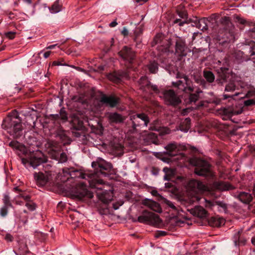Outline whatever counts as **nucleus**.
<instances>
[{
	"mask_svg": "<svg viewBox=\"0 0 255 255\" xmlns=\"http://www.w3.org/2000/svg\"><path fill=\"white\" fill-rule=\"evenodd\" d=\"M162 42L165 45L158 46L157 48L158 50L162 52H170L171 51L170 49L171 45V41L170 40H165L164 41H162Z\"/></svg>",
	"mask_w": 255,
	"mask_h": 255,
	"instance_id": "obj_31",
	"label": "nucleus"
},
{
	"mask_svg": "<svg viewBox=\"0 0 255 255\" xmlns=\"http://www.w3.org/2000/svg\"><path fill=\"white\" fill-rule=\"evenodd\" d=\"M8 211V207L6 206H3L0 210V214L2 217H5Z\"/></svg>",
	"mask_w": 255,
	"mask_h": 255,
	"instance_id": "obj_51",
	"label": "nucleus"
},
{
	"mask_svg": "<svg viewBox=\"0 0 255 255\" xmlns=\"http://www.w3.org/2000/svg\"><path fill=\"white\" fill-rule=\"evenodd\" d=\"M2 128L14 138L19 137L22 134L21 120L16 110L12 111L3 120Z\"/></svg>",
	"mask_w": 255,
	"mask_h": 255,
	"instance_id": "obj_2",
	"label": "nucleus"
},
{
	"mask_svg": "<svg viewBox=\"0 0 255 255\" xmlns=\"http://www.w3.org/2000/svg\"><path fill=\"white\" fill-rule=\"evenodd\" d=\"M165 203H166V205H167L171 208L174 209V210L176 209V207L174 206V205L171 201L168 200H166L165 201Z\"/></svg>",
	"mask_w": 255,
	"mask_h": 255,
	"instance_id": "obj_56",
	"label": "nucleus"
},
{
	"mask_svg": "<svg viewBox=\"0 0 255 255\" xmlns=\"http://www.w3.org/2000/svg\"><path fill=\"white\" fill-rule=\"evenodd\" d=\"M9 146L13 148L19 149L23 151V154L26 152V149L24 146H22L20 143L17 141H11L9 143Z\"/></svg>",
	"mask_w": 255,
	"mask_h": 255,
	"instance_id": "obj_34",
	"label": "nucleus"
},
{
	"mask_svg": "<svg viewBox=\"0 0 255 255\" xmlns=\"http://www.w3.org/2000/svg\"><path fill=\"white\" fill-rule=\"evenodd\" d=\"M243 231L242 230L235 233L233 241L236 246H245L247 243V239L242 235Z\"/></svg>",
	"mask_w": 255,
	"mask_h": 255,
	"instance_id": "obj_16",
	"label": "nucleus"
},
{
	"mask_svg": "<svg viewBox=\"0 0 255 255\" xmlns=\"http://www.w3.org/2000/svg\"><path fill=\"white\" fill-rule=\"evenodd\" d=\"M52 117L53 119L55 120L60 119L59 114L52 115Z\"/></svg>",
	"mask_w": 255,
	"mask_h": 255,
	"instance_id": "obj_63",
	"label": "nucleus"
},
{
	"mask_svg": "<svg viewBox=\"0 0 255 255\" xmlns=\"http://www.w3.org/2000/svg\"><path fill=\"white\" fill-rule=\"evenodd\" d=\"M207 206H209L210 207L215 206H218L219 207H221L223 210L225 212L227 209V204L224 203L222 201H207Z\"/></svg>",
	"mask_w": 255,
	"mask_h": 255,
	"instance_id": "obj_28",
	"label": "nucleus"
},
{
	"mask_svg": "<svg viewBox=\"0 0 255 255\" xmlns=\"http://www.w3.org/2000/svg\"><path fill=\"white\" fill-rule=\"evenodd\" d=\"M100 102L106 104L111 108H114L119 104L120 99L119 98L110 95L108 96L103 94L100 100Z\"/></svg>",
	"mask_w": 255,
	"mask_h": 255,
	"instance_id": "obj_12",
	"label": "nucleus"
},
{
	"mask_svg": "<svg viewBox=\"0 0 255 255\" xmlns=\"http://www.w3.org/2000/svg\"><path fill=\"white\" fill-rule=\"evenodd\" d=\"M191 126V119L189 118H186L182 121L180 125V130L184 132H187Z\"/></svg>",
	"mask_w": 255,
	"mask_h": 255,
	"instance_id": "obj_30",
	"label": "nucleus"
},
{
	"mask_svg": "<svg viewBox=\"0 0 255 255\" xmlns=\"http://www.w3.org/2000/svg\"><path fill=\"white\" fill-rule=\"evenodd\" d=\"M164 148L166 151L164 154L171 157L175 156L178 151L177 144L175 142L168 144Z\"/></svg>",
	"mask_w": 255,
	"mask_h": 255,
	"instance_id": "obj_19",
	"label": "nucleus"
},
{
	"mask_svg": "<svg viewBox=\"0 0 255 255\" xmlns=\"http://www.w3.org/2000/svg\"><path fill=\"white\" fill-rule=\"evenodd\" d=\"M51 52L50 51L45 52L43 54L44 57L46 59L50 56Z\"/></svg>",
	"mask_w": 255,
	"mask_h": 255,
	"instance_id": "obj_62",
	"label": "nucleus"
},
{
	"mask_svg": "<svg viewBox=\"0 0 255 255\" xmlns=\"http://www.w3.org/2000/svg\"><path fill=\"white\" fill-rule=\"evenodd\" d=\"M60 120L63 122H66L68 120L67 114L64 108H62L59 112Z\"/></svg>",
	"mask_w": 255,
	"mask_h": 255,
	"instance_id": "obj_43",
	"label": "nucleus"
},
{
	"mask_svg": "<svg viewBox=\"0 0 255 255\" xmlns=\"http://www.w3.org/2000/svg\"><path fill=\"white\" fill-rule=\"evenodd\" d=\"M121 32H122V34L124 36H127L128 34V31L127 28L126 27H125L123 28V30Z\"/></svg>",
	"mask_w": 255,
	"mask_h": 255,
	"instance_id": "obj_60",
	"label": "nucleus"
},
{
	"mask_svg": "<svg viewBox=\"0 0 255 255\" xmlns=\"http://www.w3.org/2000/svg\"><path fill=\"white\" fill-rule=\"evenodd\" d=\"M239 199L243 203L249 204L253 200L252 195L248 192H241L238 195Z\"/></svg>",
	"mask_w": 255,
	"mask_h": 255,
	"instance_id": "obj_25",
	"label": "nucleus"
},
{
	"mask_svg": "<svg viewBox=\"0 0 255 255\" xmlns=\"http://www.w3.org/2000/svg\"><path fill=\"white\" fill-rule=\"evenodd\" d=\"M176 12L180 18H182L184 20V19L188 20L187 19L188 14H187V12L186 10L183 9V10H180L179 9H177L176 10Z\"/></svg>",
	"mask_w": 255,
	"mask_h": 255,
	"instance_id": "obj_42",
	"label": "nucleus"
},
{
	"mask_svg": "<svg viewBox=\"0 0 255 255\" xmlns=\"http://www.w3.org/2000/svg\"><path fill=\"white\" fill-rule=\"evenodd\" d=\"M202 91L199 89L198 88L195 91L194 93H189V100L190 103L193 102L195 103L197 101H198L199 97V94L201 93Z\"/></svg>",
	"mask_w": 255,
	"mask_h": 255,
	"instance_id": "obj_33",
	"label": "nucleus"
},
{
	"mask_svg": "<svg viewBox=\"0 0 255 255\" xmlns=\"http://www.w3.org/2000/svg\"><path fill=\"white\" fill-rule=\"evenodd\" d=\"M165 103L168 106L175 107L181 103V100L173 90H164L162 92Z\"/></svg>",
	"mask_w": 255,
	"mask_h": 255,
	"instance_id": "obj_7",
	"label": "nucleus"
},
{
	"mask_svg": "<svg viewBox=\"0 0 255 255\" xmlns=\"http://www.w3.org/2000/svg\"><path fill=\"white\" fill-rule=\"evenodd\" d=\"M56 133L57 136L59 137V138L64 143V144L69 143V137L66 133V131L64 130L63 128H58L56 131Z\"/></svg>",
	"mask_w": 255,
	"mask_h": 255,
	"instance_id": "obj_27",
	"label": "nucleus"
},
{
	"mask_svg": "<svg viewBox=\"0 0 255 255\" xmlns=\"http://www.w3.org/2000/svg\"><path fill=\"white\" fill-rule=\"evenodd\" d=\"M236 87L234 83H229L225 87V91L233 92L236 90Z\"/></svg>",
	"mask_w": 255,
	"mask_h": 255,
	"instance_id": "obj_45",
	"label": "nucleus"
},
{
	"mask_svg": "<svg viewBox=\"0 0 255 255\" xmlns=\"http://www.w3.org/2000/svg\"><path fill=\"white\" fill-rule=\"evenodd\" d=\"M218 74L219 78L217 79V81L221 84L226 82L230 75L229 68L226 67H221L218 69Z\"/></svg>",
	"mask_w": 255,
	"mask_h": 255,
	"instance_id": "obj_15",
	"label": "nucleus"
},
{
	"mask_svg": "<svg viewBox=\"0 0 255 255\" xmlns=\"http://www.w3.org/2000/svg\"><path fill=\"white\" fill-rule=\"evenodd\" d=\"M190 163L195 167V174L203 176L212 175L211 165L207 161L198 158H192L190 159Z\"/></svg>",
	"mask_w": 255,
	"mask_h": 255,
	"instance_id": "obj_4",
	"label": "nucleus"
},
{
	"mask_svg": "<svg viewBox=\"0 0 255 255\" xmlns=\"http://www.w3.org/2000/svg\"><path fill=\"white\" fill-rule=\"evenodd\" d=\"M140 88L146 93H152V92L159 94L160 91L155 85H152L146 77H142L140 78Z\"/></svg>",
	"mask_w": 255,
	"mask_h": 255,
	"instance_id": "obj_9",
	"label": "nucleus"
},
{
	"mask_svg": "<svg viewBox=\"0 0 255 255\" xmlns=\"http://www.w3.org/2000/svg\"><path fill=\"white\" fill-rule=\"evenodd\" d=\"M150 73H155L158 70V64L155 62H151L148 66Z\"/></svg>",
	"mask_w": 255,
	"mask_h": 255,
	"instance_id": "obj_40",
	"label": "nucleus"
},
{
	"mask_svg": "<svg viewBox=\"0 0 255 255\" xmlns=\"http://www.w3.org/2000/svg\"><path fill=\"white\" fill-rule=\"evenodd\" d=\"M185 82L184 80H178L177 82H173L172 83V85L173 87L178 88L179 90H182V88L183 86L184 85Z\"/></svg>",
	"mask_w": 255,
	"mask_h": 255,
	"instance_id": "obj_44",
	"label": "nucleus"
},
{
	"mask_svg": "<svg viewBox=\"0 0 255 255\" xmlns=\"http://www.w3.org/2000/svg\"><path fill=\"white\" fill-rule=\"evenodd\" d=\"M210 226L214 227H219L224 225L225 220L224 218L219 216L212 217L209 219L208 221Z\"/></svg>",
	"mask_w": 255,
	"mask_h": 255,
	"instance_id": "obj_22",
	"label": "nucleus"
},
{
	"mask_svg": "<svg viewBox=\"0 0 255 255\" xmlns=\"http://www.w3.org/2000/svg\"><path fill=\"white\" fill-rule=\"evenodd\" d=\"M67 160V156L65 152H62L60 153L59 161L61 163L65 162Z\"/></svg>",
	"mask_w": 255,
	"mask_h": 255,
	"instance_id": "obj_50",
	"label": "nucleus"
},
{
	"mask_svg": "<svg viewBox=\"0 0 255 255\" xmlns=\"http://www.w3.org/2000/svg\"><path fill=\"white\" fill-rule=\"evenodd\" d=\"M34 178L37 185L45 186L52 179L51 175L48 172L44 173L39 172L34 173Z\"/></svg>",
	"mask_w": 255,
	"mask_h": 255,
	"instance_id": "obj_11",
	"label": "nucleus"
},
{
	"mask_svg": "<svg viewBox=\"0 0 255 255\" xmlns=\"http://www.w3.org/2000/svg\"><path fill=\"white\" fill-rule=\"evenodd\" d=\"M191 213L195 216L200 218H203L207 216V212L206 210L201 206H196L191 209Z\"/></svg>",
	"mask_w": 255,
	"mask_h": 255,
	"instance_id": "obj_21",
	"label": "nucleus"
},
{
	"mask_svg": "<svg viewBox=\"0 0 255 255\" xmlns=\"http://www.w3.org/2000/svg\"><path fill=\"white\" fill-rule=\"evenodd\" d=\"M117 24H118V23L116 22V20H115V21L112 22L111 23H110L109 24V26L111 27H113L116 26Z\"/></svg>",
	"mask_w": 255,
	"mask_h": 255,
	"instance_id": "obj_64",
	"label": "nucleus"
},
{
	"mask_svg": "<svg viewBox=\"0 0 255 255\" xmlns=\"http://www.w3.org/2000/svg\"><path fill=\"white\" fill-rule=\"evenodd\" d=\"M137 221L149 225H156L161 222L159 216L153 212L144 210L137 218Z\"/></svg>",
	"mask_w": 255,
	"mask_h": 255,
	"instance_id": "obj_6",
	"label": "nucleus"
},
{
	"mask_svg": "<svg viewBox=\"0 0 255 255\" xmlns=\"http://www.w3.org/2000/svg\"><path fill=\"white\" fill-rule=\"evenodd\" d=\"M142 204L156 212H162V209L160 205L155 201L149 199H145L142 201Z\"/></svg>",
	"mask_w": 255,
	"mask_h": 255,
	"instance_id": "obj_18",
	"label": "nucleus"
},
{
	"mask_svg": "<svg viewBox=\"0 0 255 255\" xmlns=\"http://www.w3.org/2000/svg\"><path fill=\"white\" fill-rule=\"evenodd\" d=\"M162 36L160 34H157L155 37L154 38L153 41L152 43V45L153 46L154 44H157L160 43L161 41Z\"/></svg>",
	"mask_w": 255,
	"mask_h": 255,
	"instance_id": "obj_49",
	"label": "nucleus"
},
{
	"mask_svg": "<svg viewBox=\"0 0 255 255\" xmlns=\"http://www.w3.org/2000/svg\"><path fill=\"white\" fill-rule=\"evenodd\" d=\"M24 155L25 157L21 159L22 163L25 165L29 164L34 168L47 161L46 157L39 150L28 153L26 151Z\"/></svg>",
	"mask_w": 255,
	"mask_h": 255,
	"instance_id": "obj_3",
	"label": "nucleus"
},
{
	"mask_svg": "<svg viewBox=\"0 0 255 255\" xmlns=\"http://www.w3.org/2000/svg\"><path fill=\"white\" fill-rule=\"evenodd\" d=\"M3 203L4 204L3 206H6L7 207H12V205L10 201V197L8 195H4L2 199Z\"/></svg>",
	"mask_w": 255,
	"mask_h": 255,
	"instance_id": "obj_41",
	"label": "nucleus"
},
{
	"mask_svg": "<svg viewBox=\"0 0 255 255\" xmlns=\"http://www.w3.org/2000/svg\"><path fill=\"white\" fill-rule=\"evenodd\" d=\"M203 76L206 81L210 83H213L215 79L213 73L209 70H204Z\"/></svg>",
	"mask_w": 255,
	"mask_h": 255,
	"instance_id": "obj_32",
	"label": "nucleus"
},
{
	"mask_svg": "<svg viewBox=\"0 0 255 255\" xmlns=\"http://www.w3.org/2000/svg\"><path fill=\"white\" fill-rule=\"evenodd\" d=\"M239 94V93H236L235 95H227V94H224L223 95V99L224 100H226L229 98H233V97H235V96H238V95Z\"/></svg>",
	"mask_w": 255,
	"mask_h": 255,
	"instance_id": "obj_58",
	"label": "nucleus"
},
{
	"mask_svg": "<svg viewBox=\"0 0 255 255\" xmlns=\"http://www.w3.org/2000/svg\"><path fill=\"white\" fill-rule=\"evenodd\" d=\"M25 206L28 209L31 211H33L35 210L36 205V204L32 202L31 201L26 202Z\"/></svg>",
	"mask_w": 255,
	"mask_h": 255,
	"instance_id": "obj_47",
	"label": "nucleus"
},
{
	"mask_svg": "<svg viewBox=\"0 0 255 255\" xmlns=\"http://www.w3.org/2000/svg\"><path fill=\"white\" fill-rule=\"evenodd\" d=\"M222 22L227 24L229 27H231L233 29L234 28L232 22L230 21V19L229 17L224 16L222 18Z\"/></svg>",
	"mask_w": 255,
	"mask_h": 255,
	"instance_id": "obj_48",
	"label": "nucleus"
},
{
	"mask_svg": "<svg viewBox=\"0 0 255 255\" xmlns=\"http://www.w3.org/2000/svg\"><path fill=\"white\" fill-rule=\"evenodd\" d=\"M118 54L123 59L130 64L132 63L135 57V52L127 46H124Z\"/></svg>",
	"mask_w": 255,
	"mask_h": 255,
	"instance_id": "obj_10",
	"label": "nucleus"
},
{
	"mask_svg": "<svg viewBox=\"0 0 255 255\" xmlns=\"http://www.w3.org/2000/svg\"><path fill=\"white\" fill-rule=\"evenodd\" d=\"M163 170L165 174L164 176V179L167 181L170 180L173 175V170L168 167H164Z\"/></svg>",
	"mask_w": 255,
	"mask_h": 255,
	"instance_id": "obj_35",
	"label": "nucleus"
},
{
	"mask_svg": "<svg viewBox=\"0 0 255 255\" xmlns=\"http://www.w3.org/2000/svg\"><path fill=\"white\" fill-rule=\"evenodd\" d=\"M209 22L208 19L205 17L202 18L198 19L197 17L195 18L194 23L196 26L202 30H205L208 29V22Z\"/></svg>",
	"mask_w": 255,
	"mask_h": 255,
	"instance_id": "obj_23",
	"label": "nucleus"
},
{
	"mask_svg": "<svg viewBox=\"0 0 255 255\" xmlns=\"http://www.w3.org/2000/svg\"><path fill=\"white\" fill-rule=\"evenodd\" d=\"M15 32L10 31L5 33V35L7 38H8L9 39H13L15 37Z\"/></svg>",
	"mask_w": 255,
	"mask_h": 255,
	"instance_id": "obj_53",
	"label": "nucleus"
},
{
	"mask_svg": "<svg viewBox=\"0 0 255 255\" xmlns=\"http://www.w3.org/2000/svg\"><path fill=\"white\" fill-rule=\"evenodd\" d=\"M61 9V5L59 3L58 0L56 1L50 8V10L52 13H57Z\"/></svg>",
	"mask_w": 255,
	"mask_h": 255,
	"instance_id": "obj_37",
	"label": "nucleus"
},
{
	"mask_svg": "<svg viewBox=\"0 0 255 255\" xmlns=\"http://www.w3.org/2000/svg\"><path fill=\"white\" fill-rule=\"evenodd\" d=\"M109 119L111 123L120 124L124 122L125 118L122 115L115 112L110 114Z\"/></svg>",
	"mask_w": 255,
	"mask_h": 255,
	"instance_id": "obj_24",
	"label": "nucleus"
},
{
	"mask_svg": "<svg viewBox=\"0 0 255 255\" xmlns=\"http://www.w3.org/2000/svg\"><path fill=\"white\" fill-rule=\"evenodd\" d=\"M149 122L148 116L144 114H138L130 116L129 120L128 122L129 131L133 133L136 130V128L142 125L147 126Z\"/></svg>",
	"mask_w": 255,
	"mask_h": 255,
	"instance_id": "obj_5",
	"label": "nucleus"
},
{
	"mask_svg": "<svg viewBox=\"0 0 255 255\" xmlns=\"http://www.w3.org/2000/svg\"><path fill=\"white\" fill-rule=\"evenodd\" d=\"M186 48L185 40L181 37H177L175 41L176 54L179 56H185Z\"/></svg>",
	"mask_w": 255,
	"mask_h": 255,
	"instance_id": "obj_13",
	"label": "nucleus"
},
{
	"mask_svg": "<svg viewBox=\"0 0 255 255\" xmlns=\"http://www.w3.org/2000/svg\"><path fill=\"white\" fill-rule=\"evenodd\" d=\"M123 75L124 73L122 72H114L109 74L108 75V78L110 81L116 83H118L121 81Z\"/></svg>",
	"mask_w": 255,
	"mask_h": 255,
	"instance_id": "obj_26",
	"label": "nucleus"
},
{
	"mask_svg": "<svg viewBox=\"0 0 255 255\" xmlns=\"http://www.w3.org/2000/svg\"><path fill=\"white\" fill-rule=\"evenodd\" d=\"M232 188V185L228 182L217 181H214L212 185V189L220 191H227Z\"/></svg>",
	"mask_w": 255,
	"mask_h": 255,
	"instance_id": "obj_17",
	"label": "nucleus"
},
{
	"mask_svg": "<svg viewBox=\"0 0 255 255\" xmlns=\"http://www.w3.org/2000/svg\"><path fill=\"white\" fill-rule=\"evenodd\" d=\"M86 184L80 183L75 185H72L70 191L73 197L82 199L83 198L88 195V191L86 188Z\"/></svg>",
	"mask_w": 255,
	"mask_h": 255,
	"instance_id": "obj_8",
	"label": "nucleus"
},
{
	"mask_svg": "<svg viewBox=\"0 0 255 255\" xmlns=\"http://www.w3.org/2000/svg\"><path fill=\"white\" fill-rule=\"evenodd\" d=\"M22 198L27 202L31 201V196L29 195H25L24 193L22 196Z\"/></svg>",
	"mask_w": 255,
	"mask_h": 255,
	"instance_id": "obj_57",
	"label": "nucleus"
},
{
	"mask_svg": "<svg viewBox=\"0 0 255 255\" xmlns=\"http://www.w3.org/2000/svg\"><path fill=\"white\" fill-rule=\"evenodd\" d=\"M235 18L236 19V21L242 25H247L251 26L253 25V22H252L251 21H247L245 18L241 17L238 15H237L235 17Z\"/></svg>",
	"mask_w": 255,
	"mask_h": 255,
	"instance_id": "obj_36",
	"label": "nucleus"
},
{
	"mask_svg": "<svg viewBox=\"0 0 255 255\" xmlns=\"http://www.w3.org/2000/svg\"><path fill=\"white\" fill-rule=\"evenodd\" d=\"M189 188L191 190L196 191V190L206 191L208 190V187L201 181L197 180H191L188 184Z\"/></svg>",
	"mask_w": 255,
	"mask_h": 255,
	"instance_id": "obj_14",
	"label": "nucleus"
},
{
	"mask_svg": "<svg viewBox=\"0 0 255 255\" xmlns=\"http://www.w3.org/2000/svg\"><path fill=\"white\" fill-rule=\"evenodd\" d=\"M229 33L230 36H227V38L228 39L230 40L232 38H234V32L233 31V30L232 29H231L229 31Z\"/></svg>",
	"mask_w": 255,
	"mask_h": 255,
	"instance_id": "obj_59",
	"label": "nucleus"
},
{
	"mask_svg": "<svg viewBox=\"0 0 255 255\" xmlns=\"http://www.w3.org/2000/svg\"><path fill=\"white\" fill-rule=\"evenodd\" d=\"M167 234V233L165 231H158L157 233H156L155 235V237L156 238H158L161 236H165Z\"/></svg>",
	"mask_w": 255,
	"mask_h": 255,
	"instance_id": "obj_54",
	"label": "nucleus"
},
{
	"mask_svg": "<svg viewBox=\"0 0 255 255\" xmlns=\"http://www.w3.org/2000/svg\"><path fill=\"white\" fill-rule=\"evenodd\" d=\"M242 113V110H236L232 108H227L223 110L224 115L229 117H232L233 115H237Z\"/></svg>",
	"mask_w": 255,
	"mask_h": 255,
	"instance_id": "obj_29",
	"label": "nucleus"
},
{
	"mask_svg": "<svg viewBox=\"0 0 255 255\" xmlns=\"http://www.w3.org/2000/svg\"><path fill=\"white\" fill-rule=\"evenodd\" d=\"M185 82L184 85L182 88V91L185 93H190L194 91L193 82L187 76H183Z\"/></svg>",
	"mask_w": 255,
	"mask_h": 255,
	"instance_id": "obj_20",
	"label": "nucleus"
},
{
	"mask_svg": "<svg viewBox=\"0 0 255 255\" xmlns=\"http://www.w3.org/2000/svg\"><path fill=\"white\" fill-rule=\"evenodd\" d=\"M147 138L150 140L151 142L158 144V140L157 139V134L153 132H150L147 135Z\"/></svg>",
	"mask_w": 255,
	"mask_h": 255,
	"instance_id": "obj_39",
	"label": "nucleus"
},
{
	"mask_svg": "<svg viewBox=\"0 0 255 255\" xmlns=\"http://www.w3.org/2000/svg\"><path fill=\"white\" fill-rule=\"evenodd\" d=\"M150 129L152 130H155L160 131L162 133L165 134H168L169 133V129L167 128H162L160 127H156L155 126H152L150 127Z\"/></svg>",
	"mask_w": 255,
	"mask_h": 255,
	"instance_id": "obj_38",
	"label": "nucleus"
},
{
	"mask_svg": "<svg viewBox=\"0 0 255 255\" xmlns=\"http://www.w3.org/2000/svg\"><path fill=\"white\" fill-rule=\"evenodd\" d=\"M190 20H186V19H183L181 20L180 18H176L175 19L173 23L174 24L178 23V25L180 26H183L185 23H189Z\"/></svg>",
	"mask_w": 255,
	"mask_h": 255,
	"instance_id": "obj_46",
	"label": "nucleus"
},
{
	"mask_svg": "<svg viewBox=\"0 0 255 255\" xmlns=\"http://www.w3.org/2000/svg\"><path fill=\"white\" fill-rule=\"evenodd\" d=\"M255 95V91H254V90L249 91L247 94V96L248 97L253 96Z\"/></svg>",
	"mask_w": 255,
	"mask_h": 255,
	"instance_id": "obj_61",
	"label": "nucleus"
},
{
	"mask_svg": "<svg viewBox=\"0 0 255 255\" xmlns=\"http://www.w3.org/2000/svg\"><path fill=\"white\" fill-rule=\"evenodd\" d=\"M7 242H11L13 241L14 238L10 234L6 233L4 237Z\"/></svg>",
	"mask_w": 255,
	"mask_h": 255,
	"instance_id": "obj_52",
	"label": "nucleus"
},
{
	"mask_svg": "<svg viewBox=\"0 0 255 255\" xmlns=\"http://www.w3.org/2000/svg\"><path fill=\"white\" fill-rule=\"evenodd\" d=\"M92 166L94 169L93 173L82 172L74 170V168H64L63 169V173L64 176H67V180L70 181L74 178L85 179L88 180L89 186L92 188L101 189L98 186L103 183V180L100 179V176L106 177L111 171L113 166L111 163L105 161L101 162H93Z\"/></svg>",
	"mask_w": 255,
	"mask_h": 255,
	"instance_id": "obj_1",
	"label": "nucleus"
},
{
	"mask_svg": "<svg viewBox=\"0 0 255 255\" xmlns=\"http://www.w3.org/2000/svg\"><path fill=\"white\" fill-rule=\"evenodd\" d=\"M254 104H255V100L254 99L247 100L244 102V105L246 106H250Z\"/></svg>",
	"mask_w": 255,
	"mask_h": 255,
	"instance_id": "obj_55",
	"label": "nucleus"
}]
</instances>
